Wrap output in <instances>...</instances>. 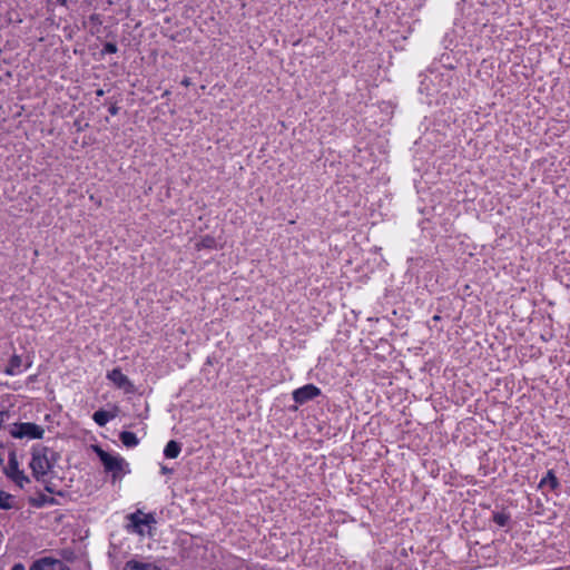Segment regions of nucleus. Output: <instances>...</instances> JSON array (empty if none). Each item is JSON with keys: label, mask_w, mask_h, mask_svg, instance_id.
<instances>
[{"label": "nucleus", "mask_w": 570, "mask_h": 570, "mask_svg": "<svg viewBox=\"0 0 570 570\" xmlns=\"http://www.w3.org/2000/svg\"><path fill=\"white\" fill-rule=\"evenodd\" d=\"M49 454L53 455V452L46 446H36L32 450V456L29 465L37 480H40L48 474L53 466V461L49 458Z\"/></svg>", "instance_id": "obj_1"}, {"label": "nucleus", "mask_w": 570, "mask_h": 570, "mask_svg": "<svg viewBox=\"0 0 570 570\" xmlns=\"http://www.w3.org/2000/svg\"><path fill=\"white\" fill-rule=\"evenodd\" d=\"M95 451L97 455L99 456L100 461L102 462L106 471L110 472H119L122 470L124 459L120 456H114L109 454L108 452L104 451L99 446L95 448Z\"/></svg>", "instance_id": "obj_5"}, {"label": "nucleus", "mask_w": 570, "mask_h": 570, "mask_svg": "<svg viewBox=\"0 0 570 570\" xmlns=\"http://www.w3.org/2000/svg\"><path fill=\"white\" fill-rule=\"evenodd\" d=\"M11 570H26V568L22 563L19 562V563L13 564Z\"/></svg>", "instance_id": "obj_19"}, {"label": "nucleus", "mask_w": 570, "mask_h": 570, "mask_svg": "<svg viewBox=\"0 0 570 570\" xmlns=\"http://www.w3.org/2000/svg\"><path fill=\"white\" fill-rule=\"evenodd\" d=\"M11 495L4 491H0V509L8 510L11 508L10 504Z\"/></svg>", "instance_id": "obj_16"}, {"label": "nucleus", "mask_w": 570, "mask_h": 570, "mask_svg": "<svg viewBox=\"0 0 570 570\" xmlns=\"http://www.w3.org/2000/svg\"><path fill=\"white\" fill-rule=\"evenodd\" d=\"M2 463V459L0 458V464Z\"/></svg>", "instance_id": "obj_24"}, {"label": "nucleus", "mask_w": 570, "mask_h": 570, "mask_svg": "<svg viewBox=\"0 0 570 570\" xmlns=\"http://www.w3.org/2000/svg\"><path fill=\"white\" fill-rule=\"evenodd\" d=\"M114 417H115L114 414H111L107 411H104V410L96 411L92 416L94 421L99 426H105Z\"/></svg>", "instance_id": "obj_11"}, {"label": "nucleus", "mask_w": 570, "mask_h": 570, "mask_svg": "<svg viewBox=\"0 0 570 570\" xmlns=\"http://www.w3.org/2000/svg\"><path fill=\"white\" fill-rule=\"evenodd\" d=\"M321 394V390L314 384H306L293 392V399L298 404H304Z\"/></svg>", "instance_id": "obj_8"}, {"label": "nucleus", "mask_w": 570, "mask_h": 570, "mask_svg": "<svg viewBox=\"0 0 570 570\" xmlns=\"http://www.w3.org/2000/svg\"><path fill=\"white\" fill-rule=\"evenodd\" d=\"M181 85L185 86V87H188L190 85L189 78L183 79Z\"/></svg>", "instance_id": "obj_21"}, {"label": "nucleus", "mask_w": 570, "mask_h": 570, "mask_svg": "<svg viewBox=\"0 0 570 570\" xmlns=\"http://www.w3.org/2000/svg\"><path fill=\"white\" fill-rule=\"evenodd\" d=\"M22 358L21 356L14 354L9 361L8 366L4 368V373L7 375H17L21 373Z\"/></svg>", "instance_id": "obj_9"}, {"label": "nucleus", "mask_w": 570, "mask_h": 570, "mask_svg": "<svg viewBox=\"0 0 570 570\" xmlns=\"http://www.w3.org/2000/svg\"><path fill=\"white\" fill-rule=\"evenodd\" d=\"M215 239L213 237L206 236L202 238L198 243H196V248L199 250L202 248H214Z\"/></svg>", "instance_id": "obj_15"}, {"label": "nucleus", "mask_w": 570, "mask_h": 570, "mask_svg": "<svg viewBox=\"0 0 570 570\" xmlns=\"http://www.w3.org/2000/svg\"><path fill=\"white\" fill-rule=\"evenodd\" d=\"M104 51L107 53H115L117 52V46L112 42H107L104 46Z\"/></svg>", "instance_id": "obj_18"}, {"label": "nucleus", "mask_w": 570, "mask_h": 570, "mask_svg": "<svg viewBox=\"0 0 570 570\" xmlns=\"http://www.w3.org/2000/svg\"><path fill=\"white\" fill-rule=\"evenodd\" d=\"M6 474L12 481H14L20 488H22L24 483L29 482V478L24 474L22 470L19 469V462L14 452H10L9 454Z\"/></svg>", "instance_id": "obj_4"}, {"label": "nucleus", "mask_w": 570, "mask_h": 570, "mask_svg": "<svg viewBox=\"0 0 570 570\" xmlns=\"http://www.w3.org/2000/svg\"><path fill=\"white\" fill-rule=\"evenodd\" d=\"M109 112H110L111 115H116V114L118 112V107H117V106H115V105H112V106L109 108Z\"/></svg>", "instance_id": "obj_20"}, {"label": "nucleus", "mask_w": 570, "mask_h": 570, "mask_svg": "<svg viewBox=\"0 0 570 570\" xmlns=\"http://www.w3.org/2000/svg\"><path fill=\"white\" fill-rule=\"evenodd\" d=\"M549 484L551 489H556L559 485L558 479L553 471H548L547 475L541 480L540 487Z\"/></svg>", "instance_id": "obj_14"}, {"label": "nucleus", "mask_w": 570, "mask_h": 570, "mask_svg": "<svg viewBox=\"0 0 570 570\" xmlns=\"http://www.w3.org/2000/svg\"><path fill=\"white\" fill-rule=\"evenodd\" d=\"M29 570H70V568L59 559L45 557L36 560Z\"/></svg>", "instance_id": "obj_7"}, {"label": "nucleus", "mask_w": 570, "mask_h": 570, "mask_svg": "<svg viewBox=\"0 0 570 570\" xmlns=\"http://www.w3.org/2000/svg\"><path fill=\"white\" fill-rule=\"evenodd\" d=\"M107 379L112 382L115 386L124 390L126 393H132L135 391L134 384L129 377L120 371V368H114L108 372Z\"/></svg>", "instance_id": "obj_6"}, {"label": "nucleus", "mask_w": 570, "mask_h": 570, "mask_svg": "<svg viewBox=\"0 0 570 570\" xmlns=\"http://www.w3.org/2000/svg\"><path fill=\"white\" fill-rule=\"evenodd\" d=\"M11 436L16 439L38 440L42 439L45 429L36 423H16L10 430Z\"/></svg>", "instance_id": "obj_3"}, {"label": "nucleus", "mask_w": 570, "mask_h": 570, "mask_svg": "<svg viewBox=\"0 0 570 570\" xmlns=\"http://www.w3.org/2000/svg\"><path fill=\"white\" fill-rule=\"evenodd\" d=\"M126 519L128 521L126 530L141 537L146 533L150 534V529L156 523V519L153 513H144L141 510H137L136 512L128 514Z\"/></svg>", "instance_id": "obj_2"}, {"label": "nucleus", "mask_w": 570, "mask_h": 570, "mask_svg": "<svg viewBox=\"0 0 570 570\" xmlns=\"http://www.w3.org/2000/svg\"><path fill=\"white\" fill-rule=\"evenodd\" d=\"M96 94H97V96H102L104 95V90L102 89H98Z\"/></svg>", "instance_id": "obj_23"}, {"label": "nucleus", "mask_w": 570, "mask_h": 570, "mask_svg": "<svg viewBox=\"0 0 570 570\" xmlns=\"http://www.w3.org/2000/svg\"><path fill=\"white\" fill-rule=\"evenodd\" d=\"M119 438L121 443L127 448H134L139 443L138 438L132 432L124 431L120 433Z\"/></svg>", "instance_id": "obj_12"}, {"label": "nucleus", "mask_w": 570, "mask_h": 570, "mask_svg": "<svg viewBox=\"0 0 570 570\" xmlns=\"http://www.w3.org/2000/svg\"><path fill=\"white\" fill-rule=\"evenodd\" d=\"M125 570H160L150 563H140L137 561L127 562Z\"/></svg>", "instance_id": "obj_13"}, {"label": "nucleus", "mask_w": 570, "mask_h": 570, "mask_svg": "<svg viewBox=\"0 0 570 570\" xmlns=\"http://www.w3.org/2000/svg\"><path fill=\"white\" fill-rule=\"evenodd\" d=\"M181 451L180 444L174 440L169 441L164 450V455L167 459H176Z\"/></svg>", "instance_id": "obj_10"}, {"label": "nucleus", "mask_w": 570, "mask_h": 570, "mask_svg": "<svg viewBox=\"0 0 570 570\" xmlns=\"http://www.w3.org/2000/svg\"><path fill=\"white\" fill-rule=\"evenodd\" d=\"M493 521L500 525V527H504L508 521H509V515H507L505 513H495L493 515Z\"/></svg>", "instance_id": "obj_17"}, {"label": "nucleus", "mask_w": 570, "mask_h": 570, "mask_svg": "<svg viewBox=\"0 0 570 570\" xmlns=\"http://www.w3.org/2000/svg\"><path fill=\"white\" fill-rule=\"evenodd\" d=\"M161 472H163V473H169V472H170V470H169L168 468H166V466H163V468H161Z\"/></svg>", "instance_id": "obj_22"}]
</instances>
